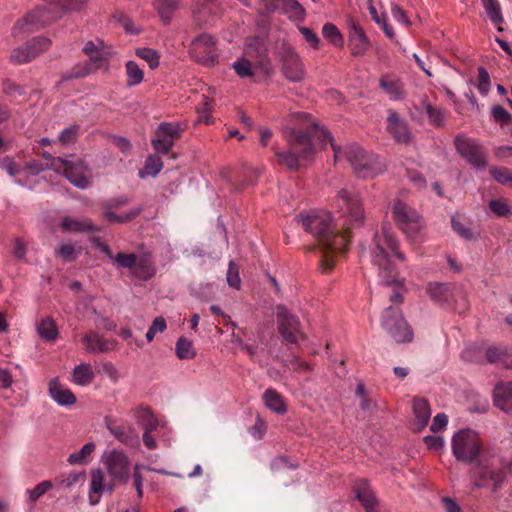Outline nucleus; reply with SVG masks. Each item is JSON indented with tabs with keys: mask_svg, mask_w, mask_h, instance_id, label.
I'll return each instance as SVG.
<instances>
[{
	"mask_svg": "<svg viewBox=\"0 0 512 512\" xmlns=\"http://www.w3.org/2000/svg\"><path fill=\"white\" fill-rule=\"evenodd\" d=\"M301 126L285 127L283 136L287 142L286 151L275 150L277 162L290 171L298 170L304 162L311 160L316 151V142L325 145L330 142L337 161L344 153L356 175L360 178H372L385 169L384 163L373 153H368L356 144H350L342 152L341 147L333 143L328 131L312 122L305 113L294 115Z\"/></svg>",
	"mask_w": 512,
	"mask_h": 512,
	"instance_id": "obj_1",
	"label": "nucleus"
},
{
	"mask_svg": "<svg viewBox=\"0 0 512 512\" xmlns=\"http://www.w3.org/2000/svg\"><path fill=\"white\" fill-rule=\"evenodd\" d=\"M336 201L344 218L341 228L332 224L331 214L326 211H312L298 217L304 230L318 243L321 253L319 263L324 273L333 269L337 254L346 252L351 238L350 228L360 226L364 220V210L357 194L342 189Z\"/></svg>",
	"mask_w": 512,
	"mask_h": 512,
	"instance_id": "obj_2",
	"label": "nucleus"
},
{
	"mask_svg": "<svg viewBox=\"0 0 512 512\" xmlns=\"http://www.w3.org/2000/svg\"><path fill=\"white\" fill-rule=\"evenodd\" d=\"M452 453L459 462L474 465L476 487H487L492 484L494 492L501 487L505 474L489 463L484 455L482 440L474 430L462 429L454 434Z\"/></svg>",
	"mask_w": 512,
	"mask_h": 512,
	"instance_id": "obj_3",
	"label": "nucleus"
},
{
	"mask_svg": "<svg viewBox=\"0 0 512 512\" xmlns=\"http://www.w3.org/2000/svg\"><path fill=\"white\" fill-rule=\"evenodd\" d=\"M372 264L378 269L380 282L384 285H402L393 260L404 261L405 256L399 251V242L394 237L391 227L384 225L376 232L371 246Z\"/></svg>",
	"mask_w": 512,
	"mask_h": 512,
	"instance_id": "obj_4",
	"label": "nucleus"
},
{
	"mask_svg": "<svg viewBox=\"0 0 512 512\" xmlns=\"http://www.w3.org/2000/svg\"><path fill=\"white\" fill-rule=\"evenodd\" d=\"M85 3L86 0H65V4L49 3L46 6L38 7L27 13L13 26L12 35L21 37L34 32L60 18L68 10H80Z\"/></svg>",
	"mask_w": 512,
	"mask_h": 512,
	"instance_id": "obj_5",
	"label": "nucleus"
},
{
	"mask_svg": "<svg viewBox=\"0 0 512 512\" xmlns=\"http://www.w3.org/2000/svg\"><path fill=\"white\" fill-rule=\"evenodd\" d=\"M101 251L115 262L117 268L127 269L130 275L141 281H148L156 274L155 263L148 253L137 255L135 253L118 252L113 254L112 249L101 245Z\"/></svg>",
	"mask_w": 512,
	"mask_h": 512,
	"instance_id": "obj_6",
	"label": "nucleus"
},
{
	"mask_svg": "<svg viewBox=\"0 0 512 512\" xmlns=\"http://www.w3.org/2000/svg\"><path fill=\"white\" fill-rule=\"evenodd\" d=\"M391 211L397 226L407 237L414 239L419 235L424 221L416 209L400 199H395L391 204Z\"/></svg>",
	"mask_w": 512,
	"mask_h": 512,
	"instance_id": "obj_7",
	"label": "nucleus"
},
{
	"mask_svg": "<svg viewBox=\"0 0 512 512\" xmlns=\"http://www.w3.org/2000/svg\"><path fill=\"white\" fill-rule=\"evenodd\" d=\"M382 328L397 342L407 343L413 339V331L398 306L390 305L381 315Z\"/></svg>",
	"mask_w": 512,
	"mask_h": 512,
	"instance_id": "obj_8",
	"label": "nucleus"
},
{
	"mask_svg": "<svg viewBox=\"0 0 512 512\" xmlns=\"http://www.w3.org/2000/svg\"><path fill=\"white\" fill-rule=\"evenodd\" d=\"M102 462L112 482L126 484L129 481L130 460L123 451L114 449L105 452Z\"/></svg>",
	"mask_w": 512,
	"mask_h": 512,
	"instance_id": "obj_9",
	"label": "nucleus"
},
{
	"mask_svg": "<svg viewBox=\"0 0 512 512\" xmlns=\"http://www.w3.org/2000/svg\"><path fill=\"white\" fill-rule=\"evenodd\" d=\"M276 318L278 332L285 343L297 344L299 340L306 339L298 317L291 314L284 306H277Z\"/></svg>",
	"mask_w": 512,
	"mask_h": 512,
	"instance_id": "obj_10",
	"label": "nucleus"
},
{
	"mask_svg": "<svg viewBox=\"0 0 512 512\" xmlns=\"http://www.w3.org/2000/svg\"><path fill=\"white\" fill-rule=\"evenodd\" d=\"M51 169L63 174L77 188L86 189L90 186V180L86 175L88 167L82 160L73 162L64 158H58L54 160Z\"/></svg>",
	"mask_w": 512,
	"mask_h": 512,
	"instance_id": "obj_11",
	"label": "nucleus"
},
{
	"mask_svg": "<svg viewBox=\"0 0 512 512\" xmlns=\"http://www.w3.org/2000/svg\"><path fill=\"white\" fill-rule=\"evenodd\" d=\"M458 153L474 168L485 169L487 166V153L476 141L464 136L455 138Z\"/></svg>",
	"mask_w": 512,
	"mask_h": 512,
	"instance_id": "obj_12",
	"label": "nucleus"
},
{
	"mask_svg": "<svg viewBox=\"0 0 512 512\" xmlns=\"http://www.w3.org/2000/svg\"><path fill=\"white\" fill-rule=\"evenodd\" d=\"M130 198L125 195L113 197L102 202L103 218L110 224H122L128 223L137 218L142 212V207L131 209L128 213L123 215H117L113 212V209H119L120 207L128 204Z\"/></svg>",
	"mask_w": 512,
	"mask_h": 512,
	"instance_id": "obj_13",
	"label": "nucleus"
},
{
	"mask_svg": "<svg viewBox=\"0 0 512 512\" xmlns=\"http://www.w3.org/2000/svg\"><path fill=\"white\" fill-rule=\"evenodd\" d=\"M190 54L195 61L203 65H213L217 59L214 38L205 33L197 36L190 44Z\"/></svg>",
	"mask_w": 512,
	"mask_h": 512,
	"instance_id": "obj_14",
	"label": "nucleus"
},
{
	"mask_svg": "<svg viewBox=\"0 0 512 512\" xmlns=\"http://www.w3.org/2000/svg\"><path fill=\"white\" fill-rule=\"evenodd\" d=\"M183 128L178 123L163 122L156 132L155 138L152 140L154 149L162 154H168L175 141L180 139Z\"/></svg>",
	"mask_w": 512,
	"mask_h": 512,
	"instance_id": "obj_15",
	"label": "nucleus"
},
{
	"mask_svg": "<svg viewBox=\"0 0 512 512\" xmlns=\"http://www.w3.org/2000/svg\"><path fill=\"white\" fill-rule=\"evenodd\" d=\"M282 60V72L284 76L293 82H300L304 78V66L291 46H283L280 52Z\"/></svg>",
	"mask_w": 512,
	"mask_h": 512,
	"instance_id": "obj_16",
	"label": "nucleus"
},
{
	"mask_svg": "<svg viewBox=\"0 0 512 512\" xmlns=\"http://www.w3.org/2000/svg\"><path fill=\"white\" fill-rule=\"evenodd\" d=\"M233 69L235 73L240 78H248L253 79L255 76V72L259 69L265 73H268L269 70V61L267 59V55L265 50L258 51L257 59L254 62H251L246 57L238 58L233 63Z\"/></svg>",
	"mask_w": 512,
	"mask_h": 512,
	"instance_id": "obj_17",
	"label": "nucleus"
},
{
	"mask_svg": "<svg viewBox=\"0 0 512 512\" xmlns=\"http://www.w3.org/2000/svg\"><path fill=\"white\" fill-rule=\"evenodd\" d=\"M104 424L110 434L119 442L125 445H132L138 441V436L134 428L127 421L117 419L113 416H106L104 418Z\"/></svg>",
	"mask_w": 512,
	"mask_h": 512,
	"instance_id": "obj_18",
	"label": "nucleus"
},
{
	"mask_svg": "<svg viewBox=\"0 0 512 512\" xmlns=\"http://www.w3.org/2000/svg\"><path fill=\"white\" fill-rule=\"evenodd\" d=\"M353 491L357 500L363 506L365 512H378L377 507L379 505L378 499L375 495L370 484L360 479L354 483Z\"/></svg>",
	"mask_w": 512,
	"mask_h": 512,
	"instance_id": "obj_19",
	"label": "nucleus"
},
{
	"mask_svg": "<svg viewBox=\"0 0 512 512\" xmlns=\"http://www.w3.org/2000/svg\"><path fill=\"white\" fill-rule=\"evenodd\" d=\"M348 30L352 55H364L369 48L370 42L363 28L351 18L348 22Z\"/></svg>",
	"mask_w": 512,
	"mask_h": 512,
	"instance_id": "obj_20",
	"label": "nucleus"
},
{
	"mask_svg": "<svg viewBox=\"0 0 512 512\" xmlns=\"http://www.w3.org/2000/svg\"><path fill=\"white\" fill-rule=\"evenodd\" d=\"M379 87L390 100L401 101L406 97V91L402 80L393 73H386L379 79Z\"/></svg>",
	"mask_w": 512,
	"mask_h": 512,
	"instance_id": "obj_21",
	"label": "nucleus"
},
{
	"mask_svg": "<svg viewBox=\"0 0 512 512\" xmlns=\"http://www.w3.org/2000/svg\"><path fill=\"white\" fill-rule=\"evenodd\" d=\"M82 342L85 345V349L89 353H106L113 349L114 341L103 338L96 331L87 332Z\"/></svg>",
	"mask_w": 512,
	"mask_h": 512,
	"instance_id": "obj_22",
	"label": "nucleus"
},
{
	"mask_svg": "<svg viewBox=\"0 0 512 512\" xmlns=\"http://www.w3.org/2000/svg\"><path fill=\"white\" fill-rule=\"evenodd\" d=\"M387 130L399 143H407L410 140V132L407 124L395 111H391L387 118Z\"/></svg>",
	"mask_w": 512,
	"mask_h": 512,
	"instance_id": "obj_23",
	"label": "nucleus"
},
{
	"mask_svg": "<svg viewBox=\"0 0 512 512\" xmlns=\"http://www.w3.org/2000/svg\"><path fill=\"white\" fill-rule=\"evenodd\" d=\"M485 355L489 363L512 369V347L491 346L486 350Z\"/></svg>",
	"mask_w": 512,
	"mask_h": 512,
	"instance_id": "obj_24",
	"label": "nucleus"
},
{
	"mask_svg": "<svg viewBox=\"0 0 512 512\" xmlns=\"http://www.w3.org/2000/svg\"><path fill=\"white\" fill-rule=\"evenodd\" d=\"M90 63H85L83 65H77L72 69L71 77H85L86 75L90 74L92 71L96 69L103 68L107 64L106 58L103 56V53L98 50L90 55Z\"/></svg>",
	"mask_w": 512,
	"mask_h": 512,
	"instance_id": "obj_25",
	"label": "nucleus"
},
{
	"mask_svg": "<svg viewBox=\"0 0 512 512\" xmlns=\"http://www.w3.org/2000/svg\"><path fill=\"white\" fill-rule=\"evenodd\" d=\"M494 403L502 411L512 414V382H502L496 385Z\"/></svg>",
	"mask_w": 512,
	"mask_h": 512,
	"instance_id": "obj_26",
	"label": "nucleus"
},
{
	"mask_svg": "<svg viewBox=\"0 0 512 512\" xmlns=\"http://www.w3.org/2000/svg\"><path fill=\"white\" fill-rule=\"evenodd\" d=\"M49 394L59 405L69 406L76 402L73 392L61 384L57 379L49 382Z\"/></svg>",
	"mask_w": 512,
	"mask_h": 512,
	"instance_id": "obj_27",
	"label": "nucleus"
},
{
	"mask_svg": "<svg viewBox=\"0 0 512 512\" xmlns=\"http://www.w3.org/2000/svg\"><path fill=\"white\" fill-rule=\"evenodd\" d=\"M427 293L430 298L438 304H448L454 297L451 285L447 283H429L427 285Z\"/></svg>",
	"mask_w": 512,
	"mask_h": 512,
	"instance_id": "obj_28",
	"label": "nucleus"
},
{
	"mask_svg": "<svg viewBox=\"0 0 512 512\" xmlns=\"http://www.w3.org/2000/svg\"><path fill=\"white\" fill-rule=\"evenodd\" d=\"M105 474L104 472L98 468V469H93L91 471V484H90V501L91 503H96V501H93L92 500V494H100L104 491H107V492H113L114 490V487H115V483L110 481L109 483H106L105 482Z\"/></svg>",
	"mask_w": 512,
	"mask_h": 512,
	"instance_id": "obj_29",
	"label": "nucleus"
},
{
	"mask_svg": "<svg viewBox=\"0 0 512 512\" xmlns=\"http://www.w3.org/2000/svg\"><path fill=\"white\" fill-rule=\"evenodd\" d=\"M413 411L416 418L415 426L418 430H421L427 425L431 416L428 401L424 398H415L413 400Z\"/></svg>",
	"mask_w": 512,
	"mask_h": 512,
	"instance_id": "obj_30",
	"label": "nucleus"
},
{
	"mask_svg": "<svg viewBox=\"0 0 512 512\" xmlns=\"http://www.w3.org/2000/svg\"><path fill=\"white\" fill-rule=\"evenodd\" d=\"M154 5L163 23L168 25L180 6V0H154Z\"/></svg>",
	"mask_w": 512,
	"mask_h": 512,
	"instance_id": "obj_31",
	"label": "nucleus"
},
{
	"mask_svg": "<svg viewBox=\"0 0 512 512\" xmlns=\"http://www.w3.org/2000/svg\"><path fill=\"white\" fill-rule=\"evenodd\" d=\"M61 228L63 231L71 232H89L97 230L90 219L84 218L77 220L72 217H65L61 222Z\"/></svg>",
	"mask_w": 512,
	"mask_h": 512,
	"instance_id": "obj_32",
	"label": "nucleus"
},
{
	"mask_svg": "<svg viewBox=\"0 0 512 512\" xmlns=\"http://www.w3.org/2000/svg\"><path fill=\"white\" fill-rule=\"evenodd\" d=\"M490 21L497 27L498 31H503L502 24L504 17L498 0H481Z\"/></svg>",
	"mask_w": 512,
	"mask_h": 512,
	"instance_id": "obj_33",
	"label": "nucleus"
},
{
	"mask_svg": "<svg viewBox=\"0 0 512 512\" xmlns=\"http://www.w3.org/2000/svg\"><path fill=\"white\" fill-rule=\"evenodd\" d=\"M265 405L277 414H284L287 411L282 396L274 389L269 388L263 394Z\"/></svg>",
	"mask_w": 512,
	"mask_h": 512,
	"instance_id": "obj_34",
	"label": "nucleus"
},
{
	"mask_svg": "<svg viewBox=\"0 0 512 512\" xmlns=\"http://www.w3.org/2000/svg\"><path fill=\"white\" fill-rule=\"evenodd\" d=\"M37 332L46 342H54L59 335L56 323L51 318L42 319L37 325Z\"/></svg>",
	"mask_w": 512,
	"mask_h": 512,
	"instance_id": "obj_35",
	"label": "nucleus"
},
{
	"mask_svg": "<svg viewBox=\"0 0 512 512\" xmlns=\"http://www.w3.org/2000/svg\"><path fill=\"white\" fill-rule=\"evenodd\" d=\"M94 379V372L88 363H81L73 370L72 380L80 386L89 385Z\"/></svg>",
	"mask_w": 512,
	"mask_h": 512,
	"instance_id": "obj_36",
	"label": "nucleus"
},
{
	"mask_svg": "<svg viewBox=\"0 0 512 512\" xmlns=\"http://www.w3.org/2000/svg\"><path fill=\"white\" fill-rule=\"evenodd\" d=\"M136 418L144 431H154L158 427V420L148 407L137 409Z\"/></svg>",
	"mask_w": 512,
	"mask_h": 512,
	"instance_id": "obj_37",
	"label": "nucleus"
},
{
	"mask_svg": "<svg viewBox=\"0 0 512 512\" xmlns=\"http://www.w3.org/2000/svg\"><path fill=\"white\" fill-rule=\"evenodd\" d=\"M95 449V443L88 442L78 452L70 454L67 461L71 465L86 464L90 461V456L95 451Z\"/></svg>",
	"mask_w": 512,
	"mask_h": 512,
	"instance_id": "obj_38",
	"label": "nucleus"
},
{
	"mask_svg": "<svg viewBox=\"0 0 512 512\" xmlns=\"http://www.w3.org/2000/svg\"><path fill=\"white\" fill-rule=\"evenodd\" d=\"M175 352L181 360L193 359L196 355L192 342L185 337H180L177 340Z\"/></svg>",
	"mask_w": 512,
	"mask_h": 512,
	"instance_id": "obj_39",
	"label": "nucleus"
},
{
	"mask_svg": "<svg viewBox=\"0 0 512 512\" xmlns=\"http://www.w3.org/2000/svg\"><path fill=\"white\" fill-rule=\"evenodd\" d=\"M127 74V85L132 87L140 84L144 78V72L134 61H128L125 65Z\"/></svg>",
	"mask_w": 512,
	"mask_h": 512,
	"instance_id": "obj_40",
	"label": "nucleus"
},
{
	"mask_svg": "<svg viewBox=\"0 0 512 512\" xmlns=\"http://www.w3.org/2000/svg\"><path fill=\"white\" fill-rule=\"evenodd\" d=\"M282 8L294 20H303L305 17V9L297 0H282Z\"/></svg>",
	"mask_w": 512,
	"mask_h": 512,
	"instance_id": "obj_41",
	"label": "nucleus"
},
{
	"mask_svg": "<svg viewBox=\"0 0 512 512\" xmlns=\"http://www.w3.org/2000/svg\"><path fill=\"white\" fill-rule=\"evenodd\" d=\"M51 46V41L45 37H36L26 43V48L32 53L34 59L40 53L46 51Z\"/></svg>",
	"mask_w": 512,
	"mask_h": 512,
	"instance_id": "obj_42",
	"label": "nucleus"
},
{
	"mask_svg": "<svg viewBox=\"0 0 512 512\" xmlns=\"http://www.w3.org/2000/svg\"><path fill=\"white\" fill-rule=\"evenodd\" d=\"M489 209L497 217H509L512 215V207L505 199H493L489 202Z\"/></svg>",
	"mask_w": 512,
	"mask_h": 512,
	"instance_id": "obj_43",
	"label": "nucleus"
},
{
	"mask_svg": "<svg viewBox=\"0 0 512 512\" xmlns=\"http://www.w3.org/2000/svg\"><path fill=\"white\" fill-rule=\"evenodd\" d=\"M425 112H426V115L429 119V122L436 126V127H441L444 125L445 123V112L438 108V107H435L431 104H426L425 105Z\"/></svg>",
	"mask_w": 512,
	"mask_h": 512,
	"instance_id": "obj_44",
	"label": "nucleus"
},
{
	"mask_svg": "<svg viewBox=\"0 0 512 512\" xmlns=\"http://www.w3.org/2000/svg\"><path fill=\"white\" fill-rule=\"evenodd\" d=\"M53 483L50 480H45L37 484L32 489H27L26 494H28V500L30 503H35L40 497H42L46 492L52 489Z\"/></svg>",
	"mask_w": 512,
	"mask_h": 512,
	"instance_id": "obj_45",
	"label": "nucleus"
},
{
	"mask_svg": "<svg viewBox=\"0 0 512 512\" xmlns=\"http://www.w3.org/2000/svg\"><path fill=\"white\" fill-rule=\"evenodd\" d=\"M324 38L329 40L335 46L343 45V38L339 29L332 23L324 24L322 28Z\"/></svg>",
	"mask_w": 512,
	"mask_h": 512,
	"instance_id": "obj_46",
	"label": "nucleus"
},
{
	"mask_svg": "<svg viewBox=\"0 0 512 512\" xmlns=\"http://www.w3.org/2000/svg\"><path fill=\"white\" fill-rule=\"evenodd\" d=\"M490 174L499 183L512 186V171L506 167L492 166Z\"/></svg>",
	"mask_w": 512,
	"mask_h": 512,
	"instance_id": "obj_47",
	"label": "nucleus"
},
{
	"mask_svg": "<svg viewBox=\"0 0 512 512\" xmlns=\"http://www.w3.org/2000/svg\"><path fill=\"white\" fill-rule=\"evenodd\" d=\"M80 127L78 125H71L65 128L58 137L59 143L62 145L74 144L77 141Z\"/></svg>",
	"mask_w": 512,
	"mask_h": 512,
	"instance_id": "obj_48",
	"label": "nucleus"
},
{
	"mask_svg": "<svg viewBox=\"0 0 512 512\" xmlns=\"http://www.w3.org/2000/svg\"><path fill=\"white\" fill-rule=\"evenodd\" d=\"M476 86L480 94L483 96L488 95L491 87V80L488 71L484 67L478 68V82Z\"/></svg>",
	"mask_w": 512,
	"mask_h": 512,
	"instance_id": "obj_49",
	"label": "nucleus"
},
{
	"mask_svg": "<svg viewBox=\"0 0 512 512\" xmlns=\"http://www.w3.org/2000/svg\"><path fill=\"white\" fill-rule=\"evenodd\" d=\"M136 55L145 60L151 69H154L159 65V55L151 48H139L136 50Z\"/></svg>",
	"mask_w": 512,
	"mask_h": 512,
	"instance_id": "obj_50",
	"label": "nucleus"
},
{
	"mask_svg": "<svg viewBox=\"0 0 512 512\" xmlns=\"http://www.w3.org/2000/svg\"><path fill=\"white\" fill-rule=\"evenodd\" d=\"M10 60L13 64H24L28 63L32 58V53L26 48V44L22 47H18L12 50Z\"/></svg>",
	"mask_w": 512,
	"mask_h": 512,
	"instance_id": "obj_51",
	"label": "nucleus"
},
{
	"mask_svg": "<svg viewBox=\"0 0 512 512\" xmlns=\"http://www.w3.org/2000/svg\"><path fill=\"white\" fill-rule=\"evenodd\" d=\"M163 168V162L160 157L156 155H150L145 161V172L148 175L156 176Z\"/></svg>",
	"mask_w": 512,
	"mask_h": 512,
	"instance_id": "obj_52",
	"label": "nucleus"
},
{
	"mask_svg": "<svg viewBox=\"0 0 512 512\" xmlns=\"http://www.w3.org/2000/svg\"><path fill=\"white\" fill-rule=\"evenodd\" d=\"M227 282H228L229 286H231L235 289L240 288L241 279L239 276V269L233 261H230L229 265H228Z\"/></svg>",
	"mask_w": 512,
	"mask_h": 512,
	"instance_id": "obj_53",
	"label": "nucleus"
},
{
	"mask_svg": "<svg viewBox=\"0 0 512 512\" xmlns=\"http://www.w3.org/2000/svg\"><path fill=\"white\" fill-rule=\"evenodd\" d=\"M0 167L12 177L18 175L21 172L20 166L8 156L0 159Z\"/></svg>",
	"mask_w": 512,
	"mask_h": 512,
	"instance_id": "obj_54",
	"label": "nucleus"
},
{
	"mask_svg": "<svg viewBox=\"0 0 512 512\" xmlns=\"http://www.w3.org/2000/svg\"><path fill=\"white\" fill-rule=\"evenodd\" d=\"M356 395L358 397H360V399H361V402H360L361 409L370 411L373 407V402L367 396L364 384H362V383L358 384L357 389H356Z\"/></svg>",
	"mask_w": 512,
	"mask_h": 512,
	"instance_id": "obj_55",
	"label": "nucleus"
},
{
	"mask_svg": "<svg viewBox=\"0 0 512 512\" xmlns=\"http://www.w3.org/2000/svg\"><path fill=\"white\" fill-rule=\"evenodd\" d=\"M492 116L501 124H506L511 120V114L500 105H496L492 108Z\"/></svg>",
	"mask_w": 512,
	"mask_h": 512,
	"instance_id": "obj_56",
	"label": "nucleus"
},
{
	"mask_svg": "<svg viewBox=\"0 0 512 512\" xmlns=\"http://www.w3.org/2000/svg\"><path fill=\"white\" fill-rule=\"evenodd\" d=\"M56 253L65 261H73L76 258L75 249L71 244L61 245Z\"/></svg>",
	"mask_w": 512,
	"mask_h": 512,
	"instance_id": "obj_57",
	"label": "nucleus"
},
{
	"mask_svg": "<svg viewBox=\"0 0 512 512\" xmlns=\"http://www.w3.org/2000/svg\"><path fill=\"white\" fill-rule=\"evenodd\" d=\"M406 172L409 180L415 185L416 188L422 189L426 187V180L420 172L412 169H407Z\"/></svg>",
	"mask_w": 512,
	"mask_h": 512,
	"instance_id": "obj_58",
	"label": "nucleus"
},
{
	"mask_svg": "<svg viewBox=\"0 0 512 512\" xmlns=\"http://www.w3.org/2000/svg\"><path fill=\"white\" fill-rule=\"evenodd\" d=\"M85 473L84 472H73L70 473L67 477L61 480V484L67 488H71L76 485L80 481H84Z\"/></svg>",
	"mask_w": 512,
	"mask_h": 512,
	"instance_id": "obj_59",
	"label": "nucleus"
},
{
	"mask_svg": "<svg viewBox=\"0 0 512 512\" xmlns=\"http://www.w3.org/2000/svg\"><path fill=\"white\" fill-rule=\"evenodd\" d=\"M301 34L305 38V40L313 47L318 48L319 46V38L317 34L310 28L301 27L299 28Z\"/></svg>",
	"mask_w": 512,
	"mask_h": 512,
	"instance_id": "obj_60",
	"label": "nucleus"
},
{
	"mask_svg": "<svg viewBox=\"0 0 512 512\" xmlns=\"http://www.w3.org/2000/svg\"><path fill=\"white\" fill-rule=\"evenodd\" d=\"M448 423V417L444 413H438L432 421V425L430 427L431 431L438 432L442 429H444L447 426Z\"/></svg>",
	"mask_w": 512,
	"mask_h": 512,
	"instance_id": "obj_61",
	"label": "nucleus"
},
{
	"mask_svg": "<svg viewBox=\"0 0 512 512\" xmlns=\"http://www.w3.org/2000/svg\"><path fill=\"white\" fill-rule=\"evenodd\" d=\"M424 442L429 449L434 451H438L444 446V440L440 436H426Z\"/></svg>",
	"mask_w": 512,
	"mask_h": 512,
	"instance_id": "obj_62",
	"label": "nucleus"
},
{
	"mask_svg": "<svg viewBox=\"0 0 512 512\" xmlns=\"http://www.w3.org/2000/svg\"><path fill=\"white\" fill-rule=\"evenodd\" d=\"M26 252L27 249L25 243L20 238H16L12 250L14 257L17 259H23L26 255Z\"/></svg>",
	"mask_w": 512,
	"mask_h": 512,
	"instance_id": "obj_63",
	"label": "nucleus"
},
{
	"mask_svg": "<svg viewBox=\"0 0 512 512\" xmlns=\"http://www.w3.org/2000/svg\"><path fill=\"white\" fill-rule=\"evenodd\" d=\"M13 383V377L10 371L6 368L0 367V386L3 389H8Z\"/></svg>",
	"mask_w": 512,
	"mask_h": 512,
	"instance_id": "obj_64",
	"label": "nucleus"
}]
</instances>
